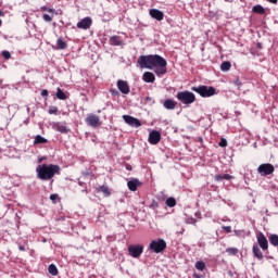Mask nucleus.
Wrapping results in <instances>:
<instances>
[{
  "label": "nucleus",
  "instance_id": "8fccbe9b",
  "mask_svg": "<svg viewBox=\"0 0 278 278\" xmlns=\"http://www.w3.org/2000/svg\"><path fill=\"white\" fill-rule=\"evenodd\" d=\"M0 16H5V13H3V11H0Z\"/></svg>",
  "mask_w": 278,
  "mask_h": 278
},
{
  "label": "nucleus",
  "instance_id": "e433bc0d",
  "mask_svg": "<svg viewBox=\"0 0 278 278\" xmlns=\"http://www.w3.org/2000/svg\"><path fill=\"white\" fill-rule=\"evenodd\" d=\"M2 55H3L4 60H10V58H12V54H10L9 51H3Z\"/></svg>",
  "mask_w": 278,
  "mask_h": 278
},
{
  "label": "nucleus",
  "instance_id": "c756f323",
  "mask_svg": "<svg viewBox=\"0 0 278 278\" xmlns=\"http://www.w3.org/2000/svg\"><path fill=\"white\" fill-rule=\"evenodd\" d=\"M197 270H205V263L203 261H198L195 263Z\"/></svg>",
  "mask_w": 278,
  "mask_h": 278
},
{
  "label": "nucleus",
  "instance_id": "c03bdc74",
  "mask_svg": "<svg viewBox=\"0 0 278 278\" xmlns=\"http://www.w3.org/2000/svg\"><path fill=\"white\" fill-rule=\"evenodd\" d=\"M35 140H47V139H45L42 136H40V135H37L36 137H35Z\"/></svg>",
  "mask_w": 278,
  "mask_h": 278
},
{
  "label": "nucleus",
  "instance_id": "f257e3e1",
  "mask_svg": "<svg viewBox=\"0 0 278 278\" xmlns=\"http://www.w3.org/2000/svg\"><path fill=\"white\" fill-rule=\"evenodd\" d=\"M137 64H139L140 68H149V71H154L157 77L166 75L167 73L166 66H168V62H166V59L160 54L140 55Z\"/></svg>",
  "mask_w": 278,
  "mask_h": 278
},
{
  "label": "nucleus",
  "instance_id": "f8f14e48",
  "mask_svg": "<svg viewBox=\"0 0 278 278\" xmlns=\"http://www.w3.org/2000/svg\"><path fill=\"white\" fill-rule=\"evenodd\" d=\"M256 238H257L258 247H261L263 251H268V239H266V236L260 232Z\"/></svg>",
  "mask_w": 278,
  "mask_h": 278
},
{
  "label": "nucleus",
  "instance_id": "dca6fc26",
  "mask_svg": "<svg viewBox=\"0 0 278 278\" xmlns=\"http://www.w3.org/2000/svg\"><path fill=\"white\" fill-rule=\"evenodd\" d=\"M127 186L131 192H136V190H138V186H140V180H138L137 178L129 180L127 182Z\"/></svg>",
  "mask_w": 278,
  "mask_h": 278
},
{
  "label": "nucleus",
  "instance_id": "09e8293b",
  "mask_svg": "<svg viewBox=\"0 0 278 278\" xmlns=\"http://www.w3.org/2000/svg\"><path fill=\"white\" fill-rule=\"evenodd\" d=\"M152 207H157V202L153 201L152 202Z\"/></svg>",
  "mask_w": 278,
  "mask_h": 278
},
{
  "label": "nucleus",
  "instance_id": "ddd939ff",
  "mask_svg": "<svg viewBox=\"0 0 278 278\" xmlns=\"http://www.w3.org/2000/svg\"><path fill=\"white\" fill-rule=\"evenodd\" d=\"M149 14L155 21H164V12H162V11H160L157 9H151L149 11Z\"/></svg>",
  "mask_w": 278,
  "mask_h": 278
},
{
  "label": "nucleus",
  "instance_id": "f3484780",
  "mask_svg": "<svg viewBox=\"0 0 278 278\" xmlns=\"http://www.w3.org/2000/svg\"><path fill=\"white\" fill-rule=\"evenodd\" d=\"M109 42L112 47H121L123 45V40L118 36H112Z\"/></svg>",
  "mask_w": 278,
  "mask_h": 278
},
{
  "label": "nucleus",
  "instance_id": "72a5a7b5",
  "mask_svg": "<svg viewBox=\"0 0 278 278\" xmlns=\"http://www.w3.org/2000/svg\"><path fill=\"white\" fill-rule=\"evenodd\" d=\"M186 223L188 225H197V219L193 218V217H189V218L186 219Z\"/></svg>",
  "mask_w": 278,
  "mask_h": 278
},
{
  "label": "nucleus",
  "instance_id": "f704fd0d",
  "mask_svg": "<svg viewBox=\"0 0 278 278\" xmlns=\"http://www.w3.org/2000/svg\"><path fill=\"white\" fill-rule=\"evenodd\" d=\"M43 12H49L50 14H55V9H48L47 7H41Z\"/></svg>",
  "mask_w": 278,
  "mask_h": 278
},
{
  "label": "nucleus",
  "instance_id": "7ed1b4c3",
  "mask_svg": "<svg viewBox=\"0 0 278 278\" xmlns=\"http://www.w3.org/2000/svg\"><path fill=\"white\" fill-rule=\"evenodd\" d=\"M191 90H193V92H197L198 94H200V97H203L204 99L208 97H214V94H216V88L207 87L205 85L192 87Z\"/></svg>",
  "mask_w": 278,
  "mask_h": 278
},
{
  "label": "nucleus",
  "instance_id": "412c9836",
  "mask_svg": "<svg viewBox=\"0 0 278 278\" xmlns=\"http://www.w3.org/2000/svg\"><path fill=\"white\" fill-rule=\"evenodd\" d=\"M162 138V134H160V131L157 130H152L149 134V140H160Z\"/></svg>",
  "mask_w": 278,
  "mask_h": 278
},
{
  "label": "nucleus",
  "instance_id": "2eb2a0df",
  "mask_svg": "<svg viewBox=\"0 0 278 278\" xmlns=\"http://www.w3.org/2000/svg\"><path fill=\"white\" fill-rule=\"evenodd\" d=\"M53 129H55V131H60V134H68V127H66V124L55 123L53 125Z\"/></svg>",
  "mask_w": 278,
  "mask_h": 278
},
{
  "label": "nucleus",
  "instance_id": "20e7f679",
  "mask_svg": "<svg viewBox=\"0 0 278 278\" xmlns=\"http://www.w3.org/2000/svg\"><path fill=\"white\" fill-rule=\"evenodd\" d=\"M176 99H178V101L185 105H190L197 101V96L190 91H179L176 96Z\"/></svg>",
  "mask_w": 278,
  "mask_h": 278
},
{
  "label": "nucleus",
  "instance_id": "b1692460",
  "mask_svg": "<svg viewBox=\"0 0 278 278\" xmlns=\"http://www.w3.org/2000/svg\"><path fill=\"white\" fill-rule=\"evenodd\" d=\"M48 273H50L52 275V277H58V266H55V264H51L48 267Z\"/></svg>",
  "mask_w": 278,
  "mask_h": 278
},
{
  "label": "nucleus",
  "instance_id": "7c9ffc66",
  "mask_svg": "<svg viewBox=\"0 0 278 278\" xmlns=\"http://www.w3.org/2000/svg\"><path fill=\"white\" fill-rule=\"evenodd\" d=\"M226 253H229V255H238V249L237 248H228L226 250Z\"/></svg>",
  "mask_w": 278,
  "mask_h": 278
},
{
  "label": "nucleus",
  "instance_id": "79ce46f5",
  "mask_svg": "<svg viewBox=\"0 0 278 278\" xmlns=\"http://www.w3.org/2000/svg\"><path fill=\"white\" fill-rule=\"evenodd\" d=\"M235 86H237L238 88L242 86V83L240 81V79L235 80Z\"/></svg>",
  "mask_w": 278,
  "mask_h": 278
},
{
  "label": "nucleus",
  "instance_id": "cd10ccee",
  "mask_svg": "<svg viewBox=\"0 0 278 278\" xmlns=\"http://www.w3.org/2000/svg\"><path fill=\"white\" fill-rule=\"evenodd\" d=\"M165 203L167 207H175V205H177V200H175V198H167Z\"/></svg>",
  "mask_w": 278,
  "mask_h": 278
},
{
  "label": "nucleus",
  "instance_id": "c85d7f7f",
  "mask_svg": "<svg viewBox=\"0 0 278 278\" xmlns=\"http://www.w3.org/2000/svg\"><path fill=\"white\" fill-rule=\"evenodd\" d=\"M269 242L273 247H278V235H270Z\"/></svg>",
  "mask_w": 278,
  "mask_h": 278
},
{
  "label": "nucleus",
  "instance_id": "5fc2aeb1",
  "mask_svg": "<svg viewBox=\"0 0 278 278\" xmlns=\"http://www.w3.org/2000/svg\"><path fill=\"white\" fill-rule=\"evenodd\" d=\"M1 25H3V22L0 20V27H1Z\"/></svg>",
  "mask_w": 278,
  "mask_h": 278
},
{
  "label": "nucleus",
  "instance_id": "6e6d98bb",
  "mask_svg": "<svg viewBox=\"0 0 278 278\" xmlns=\"http://www.w3.org/2000/svg\"><path fill=\"white\" fill-rule=\"evenodd\" d=\"M40 162H42V159L39 160V164H40Z\"/></svg>",
  "mask_w": 278,
  "mask_h": 278
},
{
  "label": "nucleus",
  "instance_id": "1a4fd4ad",
  "mask_svg": "<svg viewBox=\"0 0 278 278\" xmlns=\"http://www.w3.org/2000/svg\"><path fill=\"white\" fill-rule=\"evenodd\" d=\"M123 119L130 127H136V128L142 127V123L140 122V119H138L131 115H123Z\"/></svg>",
  "mask_w": 278,
  "mask_h": 278
},
{
  "label": "nucleus",
  "instance_id": "39448f33",
  "mask_svg": "<svg viewBox=\"0 0 278 278\" xmlns=\"http://www.w3.org/2000/svg\"><path fill=\"white\" fill-rule=\"evenodd\" d=\"M149 249L153 253H163V251H166V241L164 239L152 240Z\"/></svg>",
  "mask_w": 278,
  "mask_h": 278
},
{
  "label": "nucleus",
  "instance_id": "4c0bfd02",
  "mask_svg": "<svg viewBox=\"0 0 278 278\" xmlns=\"http://www.w3.org/2000/svg\"><path fill=\"white\" fill-rule=\"evenodd\" d=\"M222 229L226 231V233H231V226H223Z\"/></svg>",
  "mask_w": 278,
  "mask_h": 278
},
{
  "label": "nucleus",
  "instance_id": "a18cd8bd",
  "mask_svg": "<svg viewBox=\"0 0 278 278\" xmlns=\"http://www.w3.org/2000/svg\"><path fill=\"white\" fill-rule=\"evenodd\" d=\"M150 144H157L160 140H149Z\"/></svg>",
  "mask_w": 278,
  "mask_h": 278
},
{
  "label": "nucleus",
  "instance_id": "4468645a",
  "mask_svg": "<svg viewBox=\"0 0 278 278\" xmlns=\"http://www.w3.org/2000/svg\"><path fill=\"white\" fill-rule=\"evenodd\" d=\"M142 79L146 81V84H153L155 81V74L152 72H144Z\"/></svg>",
  "mask_w": 278,
  "mask_h": 278
},
{
  "label": "nucleus",
  "instance_id": "0eeeda50",
  "mask_svg": "<svg viewBox=\"0 0 278 278\" xmlns=\"http://www.w3.org/2000/svg\"><path fill=\"white\" fill-rule=\"evenodd\" d=\"M260 175H262V177H266L268 175H273V173H275V166H273V164L270 163H265V164H261L257 168Z\"/></svg>",
  "mask_w": 278,
  "mask_h": 278
},
{
  "label": "nucleus",
  "instance_id": "473e14b6",
  "mask_svg": "<svg viewBox=\"0 0 278 278\" xmlns=\"http://www.w3.org/2000/svg\"><path fill=\"white\" fill-rule=\"evenodd\" d=\"M48 114H58V106H50L48 110Z\"/></svg>",
  "mask_w": 278,
  "mask_h": 278
},
{
  "label": "nucleus",
  "instance_id": "4d7b16f0",
  "mask_svg": "<svg viewBox=\"0 0 278 278\" xmlns=\"http://www.w3.org/2000/svg\"><path fill=\"white\" fill-rule=\"evenodd\" d=\"M222 140H225V138H222Z\"/></svg>",
  "mask_w": 278,
  "mask_h": 278
},
{
  "label": "nucleus",
  "instance_id": "423d86ee",
  "mask_svg": "<svg viewBox=\"0 0 278 278\" xmlns=\"http://www.w3.org/2000/svg\"><path fill=\"white\" fill-rule=\"evenodd\" d=\"M144 252V247L142 244H131L128 247V253L130 257L138 258Z\"/></svg>",
  "mask_w": 278,
  "mask_h": 278
},
{
  "label": "nucleus",
  "instance_id": "a19ab883",
  "mask_svg": "<svg viewBox=\"0 0 278 278\" xmlns=\"http://www.w3.org/2000/svg\"><path fill=\"white\" fill-rule=\"evenodd\" d=\"M111 94H113V97H118V90L111 89Z\"/></svg>",
  "mask_w": 278,
  "mask_h": 278
},
{
  "label": "nucleus",
  "instance_id": "603ef678",
  "mask_svg": "<svg viewBox=\"0 0 278 278\" xmlns=\"http://www.w3.org/2000/svg\"><path fill=\"white\" fill-rule=\"evenodd\" d=\"M126 168H128V169H129V168H131V165H129V164H126Z\"/></svg>",
  "mask_w": 278,
  "mask_h": 278
},
{
  "label": "nucleus",
  "instance_id": "4be33fe9",
  "mask_svg": "<svg viewBox=\"0 0 278 278\" xmlns=\"http://www.w3.org/2000/svg\"><path fill=\"white\" fill-rule=\"evenodd\" d=\"M223 179H226V181H229V179H233V176L229 174L215 175V181H223Z\"/></svg>",
  "mask_w": 278,
  "mask_h": 278
},
{
  "label": "nucleus",
  "instance_id": "5701e85b",
  "mask_svg": "<svg viewBox=\"0 0 278 278\" xmlns=\"http://www.w3.org/2000/svg\"><path fill=\"white\" fill-rule=\"evenodd\" d=\"M56 99H59L60 101H66V99H68V97L66 96L65 92H63L60 88L56 89Z\"/></svg>",
  "mask_w": 278,
  "mask_h": 278
},
{
  "label": "nucleus",
  "instance_id": "37998d69",
  "mask_svg": "<svg viewBox=\"0 0 278 278\" xmlns=\"http://www.w3.org/2000/svg\"><path fill=\"white\" fill-rule=\"evenodd\" d=\"M219 147H227V140H220Z\"/></svg>",
  "mask_w": 278,
  "mask_h": 278
},
{
  "label": "nucleus",
  "instance_id": "c9c22d12",
  "mask_svg": "<svg viewBox=\"0 0 278 278\" xmlns=\"http://www.w3.org/2000/svg\"><path fill=\"white\" fill-rule=\"evenodd\" d=\"M58 199H60V195L58 193L50 194V201H53V203H55V201H58Z\"/></svg>",
  "mask_w": 278,
  "mask_h": 278
},
{
  "label": "nucleus",
  "instance_id": "bb28decb",
  "mask_svg": "<svg viewBox=\"0 0 278 278\" xmlns=\"http://www.w3.org/2000/svg\"><path fill=\"white\" fill-rule=\"evenodd\" d=\"M253 12H255L256 14H264V12H266V10L264 9V7L257 4L254 5L252 9Z\"/></svg>",
  "mask_w": 278,
  "mask_h": 278
},
{
  "label": "nucleus",
  "instance_id": "de8ad7c7",
  "mask_svg": "<svg viewBox=\"0 0 278 278\" xmlns=\"http://www.w3.org/2000/svg\"><path fill=\"white\" fill-rule=\"evenodd\" d=\"M277 1L278 0H268L269 3H274V4H277Z\"/></svg>",
  "mask_w": 278,
  "mask_h": 278
},
{
  "label": "nucleus",
  "instance_id": "aec40b11",
  "mask_svg": "<svg viewBox=\"0 0 278 278\" xmlns=\"http://www.w3.org/2000/svg\"><path fill=\"white\" fill-rule=\"evenodd\" d=\"M98 192H102V194H104V197H111L112 194V191L110 190V187L103 185V186H100L98 189H97Z\"/></svg>",
  "mask_w": 278,
  "mask_h": 278
},
{
  "label": "nucleus",
  "instance_id": "f03ea898",
  "mask_svg": "<svg viewBox=\"0 0 278 278\" xmlns=\"http://www.w3.org/2000/svg\"><path fill=\"white\" fill-rule=\"evenodd\" d=\"M36 173L38 179H41V181H49V179H53L55 175H60V167L54 164H42L37 166Z\"/></svg>",
  "mask_w": 278,
  "mask_h": 278
},
{
  "label": "nucleus",
  "instance_id": "9b49d317",
  "mask_svg": "<svg viewBox=\"0 0 278 278\" xmlns=\"http://www.w3.org/2000/svg\"><path fill=\"white\" fill-rule=\"evenodd\" d=\"M117 88L122 94H129L131 92V89L129 88V84L127 80H117Z\"/></svg>",
  "mask_w": 278,
  "mask_h": 278
},
{
  "label": "nucleus",
  "instance_id": "864d4df0",
  "mask_svg": "<svg viewBox=\"0 0 278 278\" xmlns=\"http://www.w3.org/2000/svg\"><path fill=\"white\" fill-rule=\"evenodd\" d=\"M254 147H255V149H257V142H254Z\"/></svg>",
  "mask_w": 278,
  "mask_h": 278
},
{
  "label": "nucleus",
  "instance_id": "3c124183",
  "mask_svg": "<svg viewBox=\"0 0 278 278\" xmlns=\"http://www.w3.org/2000/svg\"><path fill=\"white\" fill-rule=\"evenodd\" d=\"M193 277H195V278H201V276L198 275V274H194Z\"/></svg>",
  "mask_w": 278,
  "mask_h": 278
},
{
  "label": "nucleus",
  "instance_id": "a878e982",
  "mask_svg": "<svg viewBox=\"0 0 278 278\" xmlns=\"http://www.w3.org/2000/svg\"><path fill=\"white\" fill-rule=\"evenodd\" d=\"M230 70H231V63L229 61H225L220 64V71H223L224 73Z\"/></svg>",
  "mask_w": 278,
  "mask_h": 278
},
{
  "label": "nucleus",
  "instance_id": "2f4dec72",
  "mask_svg": "<svg viewBox=\"0 0 278 278\" xmlns=\"http://www.w3.org/2000/svg\"><path fill=\"white\" fill-rule=\"evenodd\" d=\"M42 18H43V21H46V23H51V21H53V15H49V14L45 13L42 15Z\"/></svg>",
  "mask_w": 278,
  "mask_h": 278
},
{
  "label": "nucleus",
  "instance_id": "6e6552de",
  "mask_svg": "<svg viewBox=\"0 0 278 278\" xmlns=\"http://www.w3.org/2000/svg\"><path fill=\"white\" fill-rule=\"evenodd\" d=\"M85 123L89 127H99V125H101V118H99V116L96 114H88L85 118Z\"/></svg>",
  "mask_w": 278,
  "mask_h": 278
},
{
  "label": "nucleus",
  "instance_id": "6ab92c4d",
  "mask_svg": "<svg viewBox=\"0 0 278 278\" xmlns=\"http://www.w3.org/2000/svg\"><path fill=\"white\" fill-rule=\"evenodd\" d=\"M253 255L256 256L258 260H264V254L257 244H254L252 248Z\"/></svg>",
  "mask_w": 278,
  "mask_h": 278
},
{
  "label": "nucleus",
  "instance_id": "ea45409f",
  "mask_svg": "<svg viewBox=\"0 0 278 278\" xmlns=\"http://www.w3.org/2000/svg\"><path fill=\"white\" fill-rule=\"evenodd\" d=\"M41 97H49V90L43 89V90L41 91Z\"/></svg>",
  "mask_w": 278,
  "mask_h": 278
},
{
  "label": "nucleus",
  "instance_id": "a211bd4d",
  "mask_svg": "<svg viewBox=\"0 0 278 278\" xmlns=\"http://www.w3.org/2000/svg\"><path fill=\"white\" fill-rule=\"evenodd\" d=\"M163 106L165 108V110H175V108H177V102L167 99L164 101Z\"/></svg>",
  "mask_w": 278,
  "mask_h": 278
},
{
  "label": "nucleus",
  "instance_id": "393cba45",
  "mask_svg": "<svg viewBox=\"0 0 278 278\" xmlns=\"http://www.w3.org/2000/svg\"><path fill=\"white\" fill-rule=\"evenodd\" d=\"M56 47L58 49H60L61 51H64V49H66V47H68V45L66 43V41H63L62 38H59L56 40Z\"/></svg>",
  "mask_w": 278,
  "mask_h": 278
},
{
  "label": "nucleus",
  "instance_id": "58836bf2",
  "mask_svg": "<svg viewBox=\"0 0 278 278\" xmlns=\"http://www.w3.org/2000/svg\"><path fill=\"white\" fill-rule=\"evenodd\" d=\"M47 143V140H35L34 144H45Z\"/></svg>",
  "mask_w": 278,
  "mask_h": 278
},
{
  "label": "nucleus",
  "instance_id": "9d476101",
  "mask_svg": "<svg viewBox=\"0 0 278 278\" xmlns=\"http://www.w3.org/2000/svg\"><path fill=\"white\" fill-rule=\"evenodd\" d=\"M78 29H90L92 27V18L91 17H84L79 21L76 25Z\"/></svg>",
  "mask_w": 278,
  "mask_h": 278
},
{
  "label": "nucleus",
  "instance_id": "49530a36",
  "mask_svg": "<svg viewBox=\"0 0 278 278\" xmlns=\"http://www.w3.org/2000/svg\"><path fill=\"white\" fill-rule=\"evenodd\" d=\"M18 250H20V251H25V245H20V247H18Z\"/></svg>",
  "mask_w": 278,
  "mask_h": 278
}]
</instances>
